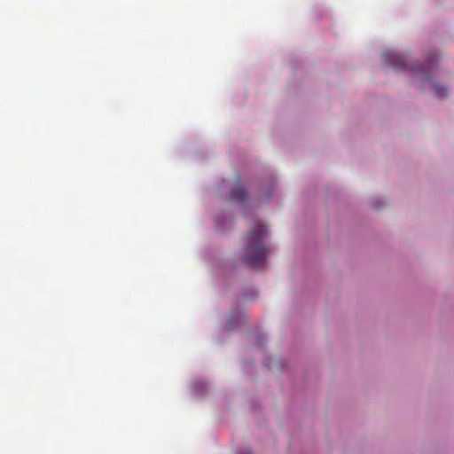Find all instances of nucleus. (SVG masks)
Here are the masks:
<instances>
[{
  "label": "nucleus",
  "instance_id": "3",
  "mask_svg": "<svg viewBox=\"0 0 454 454\" xmlns=\"http://www.w3.org/2000/svg\"><path fill=\"white\" fill-rule=\"evenodd\" d=\"M267 257H244V263L246 266L254 270H262L266 266Z\"/></svg>",
  "mask_w": 454,
  "mask_h": 454
},
{
  "label": "nucleus",
  "instance_id": "1",
  "mask_svg": "<svg viewBox=\"0 0 454 454\" xmlns=\"http://www.w3.org/2000/svg\"><path fill=\"white\" fill-rule=\"evenodd\" d=\"M438 57L435 52L430 54L426 63L420 67H410L406 59L400 53L393 51L384 52L383 60L385 63L393 67L395 69L406 70L411 69L412 72H419L423 74V78L427 81L431 80V74L435 67Z\"/></svg>",
  "mask_w": 454,
  "mask_h": 454
},
{
  "label": "nucleus",
  "instance_id": "2",
  "mask_svg": "<svg viewBox=\"0 0 454 454\" xmlns=\"http://www.w3.org/2000/svg\"><path fill=\"white\" fill-rule=\"evenodd\" d=\"M267 232L266 227L259 223L255 230H254L250 234V239H251V245L254 247V251L249 254L248 255H265L267 253L265 249L261 247L260 243L262 240V239L265 237Z\"/></svg>",
  "mask_w": 454,
  "mask_h": 454
},
{
  "label": "nucleus",
  "instance_id": "5",
  "mask_svg": "<svg viewBox=\"0 0 454 454\" xmlns=\"http://www.w3.org/2000/svg\"><path fill=\"white\" fill-rule=\"evenodd\" d=\"M433 90L436 97L442 98L448 95V90L446 87L440 84H434Z\"/></svg>",
  "mask_w": 454,
  "mask_h": 454
},
{
  "label": "nucleus",
  "instance_id": "4",
  "mask_svg": "<svg viewBox=\"0 0 454 454\" xmlns=\"http://www.w3.org/2000/svg\"><path fill=\"white\" fill-rule=\"evenodd\" d=\"M247 198V193L245 188L240 185L236 186L231 192L230 199L232 201L245 202Z\"/></svg>",
  "mask_w": 454,
  "mask_h": 454
}]
</instances>
